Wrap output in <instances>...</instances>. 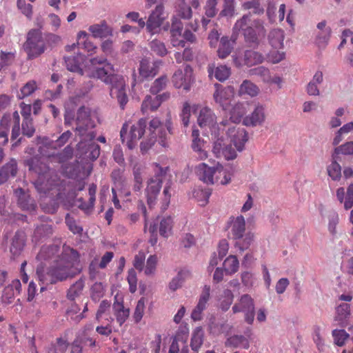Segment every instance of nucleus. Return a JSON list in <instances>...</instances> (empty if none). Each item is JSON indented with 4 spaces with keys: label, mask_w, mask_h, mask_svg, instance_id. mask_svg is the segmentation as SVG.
I'll return each mask as SVG.
<instances>
[{
    "label": "nucleus",
    "mask_w": 353,
    "mask_h": 353,
    "mask_svg": "<svg viewBox=\"0 0 353 353\" xmlns=\"http://www.w3.org/2000/svg\"><path fill=\"white\" fill-rule=\"evenodd\" d=\"M79 258V253L74 249H70L58 256L50 268H46L44 265L39 264L37 268L39 281L42 285H48L74 277L79 272L74 268Z\"/></svg>",
    "instance_id": "obj_1"
},
{
    "label": "nucleus",
    "mask_w": 353,
    "mask_h": 353,
    "mask_svg": "<svg viewBox=\"0 0 353 353\" xmlns=\"http://www.w3.org/2000/svg\"><path fill=\"white\" fill-rule=\"evenodd\" d=\"M94 127L88 109L81 107L77 114L76 131L82 139L77 145V151L81 157L90 161H95L100 154V146L92 141L96 137Z\"/></svg>",
    "instance_id": "obj_2"
},
{
    "label": "nucleus",
    "mask_w": 353,
    "mask_h": 353,
    "mask_svg": "<svg viewBox=\"0 0 353 353\" xmlns=\"http://www.w3.org/2000/svg\"><path fill=\"white\" fill-rule=\"evenodd\" d=\"M26 165L30 171L37 175L34 185L39 194L50 197L60 194L59 179L54 170L50 169L46 163L40 161L36 157L27 159Z\"/></svg>",
    "instance_id": "obj_3"
},
{
    "label": "nucleus",
    "mask_w": 353,
    "mask_h": 353,
    "mask_svg": "<svg viewBox=\"0 0 353 353\" xmlns=\"http://www.w3.org/2000/svg\"><path fill=\"white\" fill-rule=\"evenodd\" d=\"M89 64L85 66V72L82 75L89 78L98 79L111 86L119 82L122 83V77L114 73L113 65L103 58H93L90 59Z\"/></svg>",
    "instance_id": "obj_4"
},
{
    "label": "nucleus",
    "mask_w": 353,
    "mask_h": 353,
    "mask_svg": "<svg viewBox=\"0 0 353 353\" xmlns=\"http://www.w3.org/2000/svg\"><path fill=\"white\" fill-rule=\"evenodd\" d=\"M149 137L141 141V151L143 154L147 152L158 141L163 147L167 145V134H172L171 119H166L163 123L159 118L154 117L149 122Z\"/></svg>",
    "instance_id": "obj_5"
},
{
    "label": "nucleus",
    "mask_w": 353,
    "mask_h": 353,
    "mask_svg": "<svg viewBox=\"0 0 353 353\" xmlns=\"http://www.w3.org/2000/svg\"><path fill=\"white\" fill-rule=\"evenodd\" d=\"M244 48H256L266 34L263 21L259 19L250 21L248 15L244 14Z\"/></svg>",
    "instance_id": "obj_6"
},
{
    "label": "nucleus",
    "mask_w": 353,
    "mask_h": 353,
    "mask_svg": "<svg viewBox=\"0 0 353 353\" xmlns=\"http://www.w3.org/2000/svg\"><path fill=\"white\" fill-rule=\"evenodd\" d=\"M46 41L41 31L39 29H31L28 31L26 41L23 43V49L29 59H34L46 50Z\"/></svg>",
    "instance_id": "obj_7"
},
{
    "label": "nucleus",
    "mask_w": 353,
    "mask_h": 353,
    "mask_svg": "<svg viewBox=\"0 0 353 353\" xmlns=\"http://www.w3.org/2000/svg\"><path fill=\"white\" fill-rule=\"evenodd\" d=\"M147 126L146 119H140L136 123L130 126L129 123H125L120 131V137L122 142L126 141L127 146L129 149H133L137 141L143 137Z\"/></svg>",
    "instance_id": "obj_8"
},
{
    "label": "nucleus",
    "mask_w": 353,
    "mask_h": 353,
    "mask_svg": "<svg viewBox=\"0 0 353 353\" xmlns=\"http://www.w3.org/2000/svg\"><path fill=\"white\" fill-rule=\"evenodd\" d=\"M168 168H162L158 163L154 164V176L148 182L145 190L147 203L150 208H152L156 202L157 197L161 188L162 182L166 176Z\"/></svg>",
    "instance_id": "obj_9"
},
{
    "label": "nucleus",
    "mask_w": 353,
    "mask_h": 353,
    "mask_svg": "<svg viewBox=\"0 0 353 353\" xmlns=\"http://www.w3.org/2000/svg\"><path fill=\"white\" fill-rule=\"evenodd\" d=\"M72 137V132L70 130L64 132L60 137L55 141H50L46 137H37L35 139L37 145H41L39 148V152L42 157L50 158L54 157V152L50 153L46 151V149L56 150L57 148H61Z\"/></svg>",
    "instance_id": "obj_10"
},
{
    "label": "nucleus",
    "mask_w": 353,
    "mask_h": 353,
    "mask_svg": "<svg viewBox=\"0 0 353 353\" xmlns=\"http://www.w3.org/2000/svg\"><path fill=\"white\" fill-rule=\"evenodd\" d=\"M242 30L243 19H241L234 24L230 39L228 37H223L221 39L220 45L217 50V54L220 59H225L231 53L234 44Z\"/></svg>",
    "instance_id": "obj_11"
},
{
    "label": "nucleus",
    "mask_w": 353,
    "mask_h": 353,
    "mask_svg": "<svg viewBox=\"0 0 353 353\" xmlns=\"http://www.w3.org/2000/svg\"><path fill=\"white\" fill-rule=\"evenodd\" d=\"M212 152L216 158L232 160L236 157V150L223 137L218 138L213 144Z\"/></svg>",
    "instance_id": "obj_12"
},
{
    "label": "nucleus",
    "mask_w": 353,
    "mask_h": 353,
    "mask_svg": "<svg viewBox=\"0 0 353 353\" xmlns=\"http://www.w3.org/2000/svg\"><path fill=\"white\" fill-rule=\"evenodd\" d=\"M162 65V61L156 60L150 61L148 59L144 58L140 61L139 67V74L140 77L144 79H153L159 71V68Z\"/></svg>",
    "instance_id": "obj_13"
},
{
    "label": "nucleus",
    "mask_w": 353,
    "mask_h": 353,
    "mask_svg": "<svg viewBox=\"0 0 353 353\" xmlns=\"http://www.w3.org/2000/svg\"><path fill=\"white\" fill-rule=\"evenodd\" d=\"M253 110L251 114L244 117V125L255 127L261 125L265 121V114L264 107L259 103L252 102Z\"/></svg>",
    "instance_id": "obj_14"
},
{
    "label": "nucleus",
    "mask_w": 353,
    "mask_h": 353,
    "mask_svg": "<svg viewBox=\"0 0 353 353\" xmlns=\"http://www.w3.org/2000/svg\"><path fill=\"white\" fill-rule=\"evenodd\" d=\"M226 230L229 239L241 241L243 238V216H231L227 222Z\"/></svg>",
    "instance_id": "obj_15"
},
{
    "label": "nucleus",
    "mask_w": 353,
    "mask_h": 353,
    "mask_svg": "<svg viewBox=\"0 0 353 353\" xmlns=\"http://www.w3.org/2000/svg\"><path fill=\"white\" fill-rule=\"evenodd\" d=\"M214 86L216 91L214 93V99L224 110H226L225 106L230 103L231 99L234 97V89L232 86L224 88L219 83H216Z\"/></svg>",
    "instance_id": "obj_16"
},
{
    "label": "nucleus",
    "mask_w": 353,
    "mask_h": 353,
    "mask_svg": "<svg viewBox=\"0 0 353 353\" xmlns=\"http://www.w3.org/2000/svg\"><path fill=\"white\" fill-rule=\"evenodd\" d=\"M210 290L211 288L210 285H205L203 286L198 303L191 314V318L194 321L201 320L202 313L203 310H205L208 301L210 298Z\"/></svg>",
    "instance_id": "obj_17"
},
{
    "label": "nucleus",
    "mask_w": 353,
    "mask_h": 353,
    "mask_svg": "<svg viewBox=\"0 0 353 353\" xmlns=\"http://www.w3.org/2000/svg\"><path fill=\"white\" fill-rule=\"evenodd\" d=\"M163 6L161 4L157 5L149 16L146 24V28L151 34H154L157 29L159 28L163 21Z\"/></svg>",
    "instance_id": "obj_18"
},
{
    "label": "nucleus",
    "mask_w": 353,
    "mask_h": 353,
    "mask_svg": "<svg viewBox=\"0 0 353 353\" xmlns=\"http://www.w3.org/2000/svg\"><path fill=\"white\" fill-rule=\"evenodd\" d=\"M199 179L207 184H214L216 176V167H209L206 163H201L195 168Z\"/></svg>",
    "instance_id": "obj_19"
},
{
    "label": "nucleus",
    "mask_w": 353,
    "mask_h": 353,
    "mask_svg": "<svg viewBox=\"0 0 353 353\" xmlns=\"http://www.w3.org/2000/svg\"><path fill=\"white\" fill-rule=\"evenodd\" d=\"M189 330L187 327H180L170 346L168 353H179L180 348L187 344Z\"/></svg>",
    "instance_id": "obj_20"
},
{
    "label": "nucleus",
    "mask_w": 353,
    "mask_h": 353,
    "mask_svg": "<svg viewBox=\"0 0 353 353\" xmlns=\"http://www.w3.org/2000/svg\"><path fill=\"white\" fill-rule=\"evenodd\" d=\"M197 123L201 128H214L216 125V117L210 108L203 107L199 111Z\"/></svg>",
    "instance_id": "obj_21"
},
{
    "label": "nucleus",
    "mask_w": 353,
    "mask_h": 353,
    "mask_svg": "<svg viewBox=\"0 0 353 353\" xmlns=\"http://www.w3.org/2000/svg\"><path fill=\"white\" fill-rule=\"evenodd\" d=\"M26 235L21 231H17L11 239L10 252L13 258L18 257L22 253L26 245Z\"/></svg>",
    "instance_id": "obj_22"
},
{
    "label": "nucleus",
    "mask_w": 353,
    "mask_h": 353,
    "mask_svg": "<svg viewBox=\"0 0 353 353\" xmlns=\"http://www.w3.org/2000/svg\"><path fill=\"white\" fill-rule=\"evenodd\" d=\"M14 194L17 197V203L23 210L34 211L37 205L34 200L26 193L23 189L19 188L14 190Z\"/></svg>",
    "instance_id": "obj_23"
},
{
    "label": "nucleus",
    "mask_w": 353,
    "mask_h": 353,
    "mask_svg": "<svg viewBox=\"0 0 353 353\" xmlns=\"http://www.w3.org/2000/svg\"><path fill=\"white\" fill-rule=\"evenodd\" d=\"M17 162L14 159H10L0 169V184L8 181L10 177H14L17 174Z\"/></svg>",
    "instance_id": "obj_24"
},
{
    "label": "nucleus",
    "mask_w": 353,
    "mask_h": 353,
    "mask_svg": "<svg viewBox=\"0 0 353 353\" xmlns=\"http://www.w3.org/2000/svg\"><path fill=\"white\" fill-rule=\"evenodd\" d=\"M97 188V185L94 183H92L89 185V199L88 202L85 201L83 198H79L77 199V202L79 203L78 208L84 211L85 213L90 212L94 206Z\"/></svg>",
    "instance_id": "obj_25"
},
{
    "label": "nucleus",
    "mask_w": 353,
    "mask_h": 353,
    "mask_svg": "<svg viewBox=\"0 0 353 353\" xmlns=\"http://www.w3.org/2000/svg\"><path fill=\"white\" fill-rule=\"evenodd\" d=\"M336 198L340 203H344V208L347 210L353 206V183L347 188L346 195L344 188H339L336 191Z\"/></svg>",
    "instance_id": "obj_26"
},
{
    "label": "nucleus",
    "mask_w": 353,
    "mask_h": 353,
    "mask_svg": "<svg viewBox=\"0 0 353 353\" xmlns=\"http://www.w3.org/2000/svg\"><path fill=\"white\" fill-rule=\"evenodd\" d=\"M119 84V82H115V83L112 85L111 94L116 96L121 108L123 110L128 101V98L126 94L125 81L123 77L122 83L121 85Z\"/></svg>",
    "instance_id": "obj_27"
},
{
    "label": "nucleus",
    "mask_w": 353,
    "mask_h": 353,
    "mask_svg": "<svg viewBox=\"0 0 353 353\" xmlns=\"http://www.w3.org/2000/svg\"><path fill=\"white\" fill-rule=\"evenodd\" d=\"M185 76L183 74V72L181 70H177L174 72L172 76V82L175 88H183L185 90H189L190 77L188 76V73H191L192 68L190 65H187L185 68Z\"/></svg>",
    "instance_id": "obj_28"
},
{
    "label": "nucleus",
    "mask_w": 353,
    "mask_h": 353,
    "mask_svg": "<svg viewBox=\"0 0 353 353\" xmlns=\"http://www.w3.org/2000/svg\"><path fill=\"white\" fill-rule=\"evenodd\" d=\"M59 250L60 247L57 245H43L38 253L37 259L41 262L40 264L43 265L44 261L56 258Z\"/></svg>",
    "instance_id": "obj_29"
},
{
    "label": "nucleus",
    "mask_w": 353,
    "mask_h": 353,
    "mask_svg": "<svg viewBox=\"0 0 353 353\" xmlns=\"http://www.w3.org/2000/svg\"><path fill=\"white\" fill-rule=\"evenodd\" d=\"M114 315L116 317L117 321L121 326L128 319L130 315V310L125 308L123 301H119L115 298V301L113 304Z\"/></svg>",
    "instance_id": "obj_30"
},
{
    "label": "nucleus",
    "mask_w": 353,
    "mask_h": 353,
    "mask_svg": "<svg viewBox=\"0 0 353 353\" xmlns=\"http://www.w3.org/2000/svg\"><path fill=\"white\" fill-rule=\"evenodd\" d=\"M89 31L94 38H104L112 35V29L105 21L90 26Z\"/></svg>",
    "instance_id": "obj_31"
},
{
    "label": "nucleus",
    "mask_w": 353,
    "mask_h": 353,
    "mask_svg": "<svg viewBox=\"0 0 353 353\" xmlns=\"http://www.w3.org/2000/svg\"><path fill=\"white\" fill-rule=\"evenodd\" d=\"M255 310L254 300L248 294H244V319L250 325H252L254 320Z\"/></svg>",
    "instance_id": "obj_32"
},
{
    "label": "nucleus",
    "mask_w": 353,
    "mask_h": 353,
    "mask_svg": "<svg viewBox=\"0 0 353 353\" xmlns=\"http://www.w3.org/2000/svg\"><path fill=\"white\" fill-rule=\"evenodd\" d=\"M83 60V56L78 54L77 56L65 57V63L67 69L71 72H77L82 75L85 72V68H81V62Z\"/></svg>",
    "instance_id": "obj_33"
},
{
    "label": "nucleus",
    "mask_w": 353,
    "mask_h": 353,
    "mask_svg": "<svg viewBox=\"0 0 353 353\" xmlns=\"http://www.w3.org/2000/svg\"><path fill=\"white\" fill-rule=\"evenodd\" d=\"M268 39L274 48H281L283 47L284 32L281 29H274L270 32Z\"/></svg>",
    "instance_id": "obj_34"
},
{
    "label": "nucleus",
    "mask_w": 353,
    "mask_h": 353,
    "mask_svg": "<svg viewBox=\"0 0 353 353\" xmlns=\"http://www.w3.org/2000/svg\"><path fill=\"white\" fill-rule=\"evenodd\" d=\"M263 56L254 50H244V65L248 67L261 63Z\"/></svg>",
    "instance_id": "obj_35"
},
{
    "label": "nucleus",
    "mask_w": 353,
    "mask_h": 353,
    "mask_svg": "<svg viewBox=\"0 0 353 353\" xmlns=\"http://www.w3.org/2000/svg\"><path fill=\"white\" fill-rule=\"evenodd\" d=\"M114 253L112 252H106L101 257L99 263H97V259H94L89 265L90 273L96 271L97 267L100 269H105L108 264L112 260Z\"/></svg>",
    "instance_id": "obj_36"
},
{
    "label": "nucleus",
    "mask_w": 353,
    "mask_h": 353,
    "mask_svg": "<svg viewBox=\"0 0 353 353\" xmlns=\"http://www.w3.org/2000/svg\"><path fill=\"white\" fill-rule=\"evenodd\" d=\"M204 331L201 327H196L192 335L190 346L193 351H198L203 343Z\"/></svg>",
    "instance_id": "obj_37"
},
{
    "label": "nucleus",
    "mask_w": 353,
    "mask_h": 353,
    "mask_svg": "<svg viewBox=\"0 0 353 353\" xmlns=\"http://www.w3.org/2000/svg\"><path fill=\"white\" fill-rule=\"evenodd\" d=\"M223 268L225 274L231 275L237 272L239 268V262L234 255H230L223 263Z\"/></svg>",
    "instance_id": "obj_38"
},
{
    "label": "nucleus",
    "mask_w": 353,
    "mask_h": 353,
    "mask_svg": "<svg viewBox=\"0 0 353 353\" xmlns=\"http://www.w3.org/2000/svg\"><path fill=\"white\" fill-rule=\"evenodd\" d=\"M161 105L159 101L156 97L147 95L141 104V112L143 114L148 113V111H155Z\"/></svg>",
    "instance_id": "obj_39"
},
{
    "label": "nucleus",
    "mask_w": 353,
    "mask_h": 353,
    "mask_svg": "<svg viewBox=\"0 0 353 353\" xmlns=\"http://www.w3.org/2000/svg\"><path fill=\"white\" fill-rule=\"evenodd\" d=\"M173 219L171 216L163 217L160 221L159 233L163 237L168 238L172 232Z\"/></svg>",
    "instance_id": "obj_40"
},
{
    "label": "nucleus",
    "mask_w": 353,
    "mask_h": 353,
    "mask_svg": "<svg viewBox=\"0 0 353 353\" xmlns=\"http://www.w3.org/2000/svg\"><path fill=\"white\" fill-rule=\"evenodd\" d=\"M336 320L341 321V327H345L347 323L345 321L350 316V305L348 303H342L336 308Z\"/></svg>",
    "instance_id": "obj_41"
},
{
    "label": "nucleus",
    "mask_w": 353,
    "mask_h": 353,
    "mask_svg": "<svg viewBox=\"0 0 353 353\" xmlns=\"http://www.w3.org/2000/svg\"><path fill=\"white\" fill-rule=\"evenodd\" d=\"M244 10H249L248 16L252 13L256 15L263 14L264 8L261 5V0H252L244 3Z\"/></svg>",
    "instance_id": "obj_42"
},
{
    "label": "nucleus",
    "mask_w": 353,
    "mask_h": 353,
    "mask_svg": "<svg viewBox=\"0 0 353 353\" xmlns=\"http://www.w3.org/2000/svg\"><path fill=\"white\" fill-rule=\"evenodd\" d=\"M83 287L84 281L82 279H79L68 289L67 298L70 301H74V299L81 294Z\"/></svg>",
    "instance_id": "obj_43"
},
{
    "label": "nucleus",
    "mask_w": 353,
    "mask_h": 353,
    "mask_svg": "<svg viewBox=\"0 0 353 353\" xmlns=\"http://www.w3.org/2000/svg\"><path fill=\"white\" fill-rule=\"evenodd\" d=\"M231 180V174L223 167L218 163L216 165V176H215V183H219L222 185H226Z\"/></svg>",
    "instance_id": "obj_44"
},
{
    "label": "nucleus",
    "mask_w": 353,
    "mask_h": 353,
    "mask_svg": "<svg viewBox=\"0 0 353 353\" xmlns=\"http://www.w3.org/2000/svg\"><path fill=\"white\" fill-rule=\"evenodd\" d=\"M168 79L166 75H162L154 80L152 83L150 92L152 94H157L159 92L164 90L168 84Z\"/></svg>",
    "instance_id": "obj_45"
},
{
    "label": "nucleus",
    "mask_w": 353,
    "mask_h": 353,
    "mask_svg": "<svg viewBox=\"0 0 353 353\" xmlns=\"http://www.w3.org/2000/svg\"><path fill=\"white\" fill-rule=\"evenodd\" d=\"M204 143V141L201 139L192 140V148L196 153L199 160H204L208 157V152L203 148Z\"/></svg>",
    "instance_id": "obj_46"
},
{
    "label": "nucleus",
    "mask_w": 353,
    "mask_h": 353,
    "mask_svg": "<svg viewBox=\"0 0 353 353\" xmlns=\"http://www.w3.org/2000/svg\"><path fill=\"white\" fill-rule=\"evenodd\" d=\"M15 52H0V71L10 65H12L15 60Z\"/></svg>",
    "instance_id": "obj_47"
},
{
    "label": "nucleus",
    "mask_w": 353,
    "mask_h": 353,
    "mask_svg": "<svg viewBox=\"0 0 353 353\" xmlns=\"http://www.w3.org/2000/svg\"><path fill=\"white\" fill-rule=\"evenodd\" d=\"M150 48L152 52L159 57H164L168 52L164 43L157 39H154L150 43Z\"/></svg>",
    "instance_id": "obj_48"
},
{
    "label": "nucleus",
    "mask_w": 353,
    "mask_h": 353,
    "mask_svg": "<svg viewBox=\"0 0 353 353\" xmlns=\"http://www.w3.org/2000/svg\"><path fill=\"white\" fill-rule=\"evenodd\" d=\"M21 131L23 135L28 138L33 137V135L35 133L36 129L32 119H23L21 123Z\"/></svg>",
    "instance_id": "obj_49"
},
{
    "label": "nucleus",
    "mask_w": 353,
    "mask_h": 353,
    "mask_svg": "<svg viewBox=\"0 0 353 353\" xmlns=\"http://www.w3.org/2000/svg\"><path fill=\"white\" fill-rule=\"evenodd\" d=\"M123 172L124 170L121 168L114 169L111 172V179L117 188L122 187L125 182Z\"/></svg>",
    "instance_id": "obj_50"
},
{
    "label": "nucleus",
    "mask_w": 353,
    "mask_h": 353,
    "mask_svg": "<svg viewBox=\"0 0 353 353\" xmlns=\"http://www.w3.org/2000/svg\"><path fill=\"white\" fill-rule=\"evenodd\" d=\"M78 45L83 46V48L85 49L88 52L94 51L96 47L88 39V34L85 31H80L78 33Z\"/></svg>",
    "instance_id": "obj_51"
},
{
    "label": "nucleus",
    "mask_w": 353,
    "mask_h": 353,
    "mask_svg": "<svg viewBox=\"0 0 353 353\" xmlns=\"http://www.w3.org/2000/svg\"><path fill=\"white\" fill-rule=\"evenodd\" d=\"M53 232V230L51 225L48 224H42L37 226L34 232V236L38 239H42L46 236H49Z\"/></svg>",
    "instance_id": "obj_52"
},
{
    "label": "nucleus",
    "mask_w": 353,
    "mask_h": 353,
    "mask_svg": "<svg viewBox=\"0 0 353 353\" xmlns=\"http://www.w3.org/2000/svg\"><path fill=\"white\" fill-rule=\"evenodd\" d=\"M37 88V83L35 81H30L27 82L20 90L19 94V99H23L31 95Z\"/></svg>",
    "instance_id": "obj_53"
},
{
    "label": "nucleus",
    "mask_w": 353,
    "mask_h": 353,
    "mask_svg": "<svg viewBox=\"0 0 353 353\" xmlns=\"http://www.w3.org/2000/svg\"><path fill=\"white\" fill-rule=\"evenodd\" d=\"M158 259L156 255H150L146 261V265L144 270V274L146 276L154 275L156 271Z\"/></svg>",
    "instance_id": "obj_54"
},
{
    "label": "nucleus",
    "mask_w": 353,
    "mask_h": 353,
    "mask_svg": "<svg viewBox=\"0 0 353 353\" xmlns=\"http://www.w3.org/2000/svg\"><path fill=\"white\" fill-rule=\"evenodd\" d=\"M332 336L334 337L335 344L342 347L345 345V340L350 337V334L344 330H334L332 331Z\"/></svg>",
    "instance_id": "obj_55"
},
{
    "label": "nucleus",
    "mask_w": 353,
    "mask_h": 353,
    "mask_svg": "<svg viewBox=\"0 0 353 353\" xmlns=\"http://www.w3.org/2000/svg\"><path fill=\"white\" fill-rule=\"evenodd\" d=\"M183 25L181 19L174 16L172 19V25L170 28L171 37H181Z\"/></svg>",
    "instance_id": "obj_56"
},
{
    "label": "nucleus",
    "mask_w": 353,
    "mask_h": 353,
    "mask_svg": "<svg viewBox=\"0 0 353 353\" xmlns=\"http://www.w3.org/2000/svg\"><path fill=\"white\" fill-rule=\"evenodd\" d=\"M72 148L70 145H67L61 152L57 153V154L54 153V157H52L56 159L60 163H63L72 159Z\"/></svg>",
    "instance_id": "obj_57"
},
{
    "label": "nucleus",
    "mask_w": 353,
    "mask_h": 353,
    "mask_svg": "<svg viewBox=\"0 0 353 353\" xmlns=\"http://www.w3.org/2000/svg\"><path fill=\"white\" fill-rule=\"evenodd\" d=\"M179 116L184 127H188L189 125L190 118L191 117V106L188 101L183 103Z\"/></svg>",
    "instance_id": "obj_58"
},
{
    "label": "nucleus",
    "mask_w": 353,
    "mask_h": 353,
    "mask_svg": "<svg viewBox=\"0 0 353 353\" xmlns=\"http://www.w3.org/2000/svg\"><path fill=\"white\" fill-rule=\"evenodd\" d=\"M329 176L333 181H339L341 178V166L340 164L330 163L327 168Z\"/></svg>",
    "instance_id": "obj_59"
},
{
    "label": "nucleus",
    "mask_w": 353,
    "mask_h": 353,
    "mask_svg": "<svg viewBox=\"0 0 353 353\" xmlns=\"http://www.w3.org/2000/svg\"><path fill=\"white\" fill-rule=\"evenodd\" d=\"M14 124L12 128L11 140H15L20 134V116L17 111L12 114Z\"/></svg>",
    "instance_id": "obj_60"
},
{
    "label": "nucleus",
    "mask_w": 353,
    "mask_h": 353,
    "mask_svg": "<svg viewBox=\"0 0 353 353\" xmlns=\"http://www.w3.org/2000/svg\"><path fill=\"white\" fill-rule=\"evenodd\" d=\"M182 3L177 9V17L184 19H189L192 17V12L191 8L185 3V0H181Z\"/></svg>",
    "instance_id": "obj_61"
},
{
    "label": "nucleus",
    "mask_w": 353,
    "mask_h": 353,
    "mask_svg": "<svg viewBox=\"0 0 353 353\" xmlns=\"http://www.w3.org/2000/svg\"><path fill=\"white\" fill-rule=\"evenodd\" d=\"M214 77L219 81H225L230 74V70L225 65L217 66L214 70Z\"/></svg>",
    "instance_id": "obj_62"
},
{
    "label": "nucleus",
    "mask_w": 353,
    "mask_h": 353,
    "mask_svg": "<svg viewBox=\"0 0 353 353\" xmlns=\"http://www.w3.org/2000/svg\"><path fill=\"white\" fill-rule=\"evenodd\" d=\"M127 281L129 284V290L131 293H134L137 290V276L136 271L131 268L128 272Z\"/></svg>",
    "instance_id": "obj_63"
},
{
    "label": "nucleus",
    "mask_w": 353,
    "mask_h": 353,
    "mask_svg": "<svg viewBox=\"0 0 353 353\" xmlns=\"http://www.w3.org/2000/svg\"><path fill=\"white\" fill-rule=\"evenodd\" d=\"M144 310L145 301L144 299L141 298L140 300L138 301L133 314V318L134 319L135 323H139L141 321L144 314Z\"/></svg>",
    "instance_id": "obj_64"
}]
</instances>
